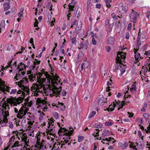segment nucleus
Masks as SVG:
<instances>
[{"mask_svg":"<svg viewBox=\"0 0 150 150\" xmlns=\"http://www.w3.org/2000/svg\"><path fill=\"white\" fill-rule=\"evenodd\" d=\"M135 58L136 62H139L141 59L143 58V57H142L140 53H138L135 54Z\"/></svg>","mask_w":150,"mask_h":150,"instance_id":"30","label":"nucleus"},{"mask_svg":"<svg viewBox=\"0 0 150 150\" xmlns=\"http://www.w3.org/2000/svg\"><path fill=\"white\" fill-rule=\"evenodd\" d=\"M125 55L122 52H118L117 54V57L116 58V62L117 63H120V66L122 68L124 67V65L122 63L125 59Z\"/></svg>","mask_w":150,"mask_h":150,"instance_id":"5","label":"nucleus"},{"mask_svg":"<svg viewBox=\"0 0 150 150\" xmlns=\"http://www.w3.org/2000/svg\"><path fill=\"white\" fill-rule=\"evenodd\" d=\"M116 104L113 102V104L110 105L108 108H107V110L109 112L112 111L114 110V108L116 106Z\"/></svg>","mask_w":150,"mask_h":150,"instance_id":"23","label":"nucleus"},{"mask_svg":"<svg viewBox=\"0 0 150 150\" xmlns=\"http://www.w3.org/2000/svg\"><path fill=\"white\" fill-rule=\"evenodd\" d=\"M129 32H127L126 33L125 35V38L127 40L129 39Z\"/></svg>","mask_w":150,"mask_h":150,"instance_id":"57","label":"nucleus"},{"mask_svg":"<svg viewBox=\"0 0 150 150\" xmlns=\"http://www.w3.org/2000/svg\"><path fill=\"white\" fill-rule=\"evenodd\" d=\"M124 67L120 69V71H121L120 75H122L125 71V70L124 69Z\"/></svg>","mask_w":150,"mask_h":150,"instance_id":"49","label":"nucleus"},{"mask_svg":"<svg viewBox=\"0 0 150 150\" xmlns=\"http://www.w3.org/2000/svg\"><path fill=\"white\" fill-rule=\"evenodd\" d=\"M136 82H134L132 86V87L130 89V91L133 92L136 91L137 89V86L136 84Z\"/></svg>","mask_w":150,"mask_h":150,"instance_id":"35","label":"nucleus"},{"mask_svg":"<svg viewBox=\"0 0 150 150\" xmlns=\"http://www.w3.org/2000/svg\"><path fill=\"white\" fill-rule=\"evenodd\" d=\"M48 120L49 121H48V130L49 131L48 133L50 134H53L52 132H53V129L52 128H53L54 127V124L55 122V120H54L52 118L50 119V120Z\"/></svg>","mask_w":150,"mask_h":150,"instance_id":"12","label":"nucleus"},{"mask_svg":"<svg viewBox=\"0 0 150 150\" xmlns=\"http://www.w3.org/2000/svg\"><path fill=\"white\" fill-rule=\"evenodd\" d=\"M17 90L16 89H12L10 92V94H12L17 93Z\"/></svg>","mask_w":150,"mask_h":150,"instance_id":"43","label":"nucleus"},{"mask_svg":"<svg viewBox=\"0 0 150 150\" xmlns=\"http://www.w3.org/2000/svg\"><path fill=\"white\" fill-rule=\"evenodd\" d=\"M84 137L83 136H79L78 139V142H80L84 139Z\"/></svg>","mask_w":150,"mask_h":150,"instance_id":"41","label":"nucleus"},{"mask_svg":"<svg viewBox=\"0 0 150 150\" xmlns=\"http://www.w3.org/2000/svg\"><path fill=\"white\" fill-rule=\"evenodd\" d=\"M36 102L37 105L40 106H42L47 104V101L40 98H38Z\"/></svg>","mask_w":150,"mask_h":150,"instance_id":"17","label":"nucleus"},{"mask_svg":"<svg viewBox=\"0 0 150 150\" xmlns=\"http://www.w3.org/2000/svg\"><path fill=\"white\" fill-rule=\"evenodd\" d=\"M29 79L31 81H33V79L34 78V75L33 74H30L28 76Z\"/></svg>","mask_w":150,"mask_h":150,"instance_id":"47","label":"nucleus"},{"mask_svg":"<svg viewBox=\"0 0 150 150\" xmlns=\"http://www.w3.org/2000/svg\"><path fill=\"white\" fill-rule=\"evenodd\" d=\"M54 117L56 119H58L59 115L58 113L56 112H55L54 113Z\"/></svg>","mask_w":150,"mask_h":150,"instance_id":"45","label":"nucleus"},{"mask_svg":"<svg viewBox=\"0 0 150 150\" xmlns=\"http://www.w3.org/2000/svg\"><path fill=\"white\" fill-rule=\"evenodd\" d=\"M104 97L103 96L98 98V104L100 105H103L105 103H107L105 101Z\"/></svg>","mask_w":150,"mask_h":150,"instance_id":"21","label":"nucleus"},{"mask_svg":"<svg viewBox=\"0 0 150 150\" xmlns=\"http://www.w3.org/2000/svg\"><path fill=\"white\" fill-rule=\"evenodd\" d=\"M132 27V24L129 23L128 24L127 27V30L128 31H130L131 30V28Z\"/></svg>","mask_w":150,"mask_h":150,"instance_id":"55","label":"nucleus"},{"mask_svg":"<svg viewBox=\"0 0 150 150\" xmlns=\"http://www.w3.org/2000/svg\"><path fill=\"white\" fill-rule=\"evenodd\" d=\"M106 3V5L108 8H110L111 6L110 3L111 2V0H104Z\"/></svg>","mask_w":150,"mask_h":150,"instance_id":"38","label":"nucleus"},{"mask_svg":"<svg viewBox=\"0 0 150 150\" xmlns=\"http://www.w3.org/2000/svg\"><path fill=\"white\" fill-rule=\"evenodd\" d=\"M59 106H56L62 111L64 110L65 109V106L64 105V104L62 103H59Z\"/></svg>","mask_w":150,"mask_h":150,"instance_id":"26","label":"nucleus"},{"mask_svg":"<svg viewBox=\"0 0 150 150\" xmlns=\"http://www.w3.org/2000/svg\"><path fill=\"white\" fill-rule=\"evenodd\" d=\"M129 16L131 21L134 23H135L137 21V18L139 16V14L137 12L132 10L129 13Z\"/></svg>","mask_w":150,"mask_h":150,"instance_id":"9","label":"nucleus"},{"mask_svg":"<svg viewBox=\"0 0 150 150\" xmlns=\"http://www.w3.org/2000/svg\"><path fill=\"white\" fill-rule=\"evenodd\" d=\"M116 66L115 68V70H117V69H119V68L120 67V68H123V67L122 68H121L120 65V63H117V62H116Z\"/></svg>","mask_w":150,"mask_h":150,"instance_id":"50","label":"nucleus"},{"mask_svg":"<svg viewBox=\"0 0 150 150\" xmlns=\"http://www.w3.org/2000/svg\"><path fill=\"white\" fill-rule=\"evenodd\" d=\"M28 82V79L27 77H25L22 79V80H20V81L16 82V83L18 85L19 87L21 88H24L26 86L27 83Z\"/></svg>","mask_w":150,"mask_h":150,"instance_id":"10","label":"nucleus"},{"mask_svg":"<svg viewBox=\"0 0 150 150\" xmlns=\"http://www.w3.org/2000/svg\"><path fill=\"white\" fill-rule=\"evenodd\" d=\"M76 22L77 20L76 19L74 20L71 23V28L72 27L73 25H75L76 24Z\"/></svg>","mask_w":150,"mask_h":150,"instance_id":"56","label":"nucleus"},{"mask_svg":"<svg viewBox=\"0 0 150 150\" xmlns=\"http://www.w3.org/2000/svg\"><path fill=\"white\" fill-rule=\"evenodd\" d=\"M28 67L27 66H25L24 64L21 63L17 67V69L19 71H22V70H24L26 67Z\"/></svg>","mask_w":150,"mask_h":150,"instance_id":"18","label":"nucleus"},{"mask_svg":"<svg viewBox=\"0 0 150 150\" xmlns=\"http://www.w3.org/2000/svg\"><path fill=\"white\" fill-rule=\"evenodd\" d=\"M128 143L127 142H125L124 144L121 142L119 143V145L120 146L121 148L122 149H125L128 146Z\"/></svg>","mask_w":150,"mask_h":150,"instance_id":"25","label":"nucleus"},{"mask_svg":"<svg viewBox=\"0 0 150 150\" xmlns=\"http://www.w3.org/2000/svg\"><path fill=\"white\" fill-rule=\"evenodd\" d=\"M20 146H22V145L20 144L19 142L16 141L15 142L13 145L12 146L11 148H18Z\"/></svg>","mask_w":150,"mask_h":150,"instance_id":"31","label":"nucleus"},{"mask_svg":"<svg viewBox=\"0 0 150 150\" xmlns=\"http://www.w3.org/2000/svg\"><path fill=\"white\" fill-rule=\"evenodd\" d=\"M115 38L114 37L110 36L107 40V43L109 45H113L114 43Z\"/></svg>","mask_w":150,"mask_h":150,"instance_id":"19","label":"nucleus"},{"mask_svg":"<svg viewBox=\"0 0 150 150\" xmlns=\"http://www.w3.org/2000/svg\"><path fill=\"white\" fill-rule=\"evenodd\" d=\"M18 73L16 74L14 77V79H16L17 81L19 79L22 78L25 74V71H18Z\"/></svg>","mask_w":150,"mask_h":150,"instance_id":"16","label":"nucleus"},{"mask_svg":"<svg viewBox=\"0 0 150 150\" xmlns=\"http://www.w3.org/2000/svg\"><path fill=\"white\" fill-rule=\"evenodd\" d=\"M6 109L4 107L0 108V124L2 126L6 125V123L8 121L7 116L9 115L8 110L10 108L9 105L6 103Z\"/></svg>","mask_w":150,"mask_h":150,"instance_id":"3","label":"nucleus"},{"mask_svg":"<svg viewBox=\"0 0 150 150\" xmlns=\"http://www.w3.org/2000/svg\"><path fill=\"white\" fill-rule=\"evenodd\" d=\"M96 114V112L95 111H92L88 115V118L90 119L93 117Z\"/></svg>","mask_w":150,"mask_h":150,"instance_id":"36","label":"nucleus"},{"mask_svg":"<svg viewBox=\"0 0 150 150\" xmlns=\"http://www.w3.org/2000/svg\"><path fill=\"white\" fill-rule=\"evenodd\" d=\"M137 47H138L137 48H134V54H135L138 53H137V52L139 50V46H137Z\"/></svg>","mask_w":150,"mask_h":150,"instance_id":"54","label":"nucleus"},{"mask_svg":"<svg viewBox=\"0 0 150 150\" xmlns=\"http://www.w3.org/2000/svg\"><path fill=\"white\" fill-rule=\"evenodd\" d=\"M10 5L9 3H5L4 4V8L5 11H7L10 8Z\"/></svg>","mask_w":150,"mask_h":150,"instance_id":"28","label":"nucleus"},{"mask_svg":"<svg viewBox=\"0 0 150 150\" xmlns=\"http://www.w3.org/2000/svg\"><path fill=\"white\" fill-rule=\"evenodd\" d=\"M144 65L146 69V71L148 70V71H150V63H149V61L148 60L144 62ZM146 72L147 71H144V74H145Z\"/></svg>","mask_w":150,"mask_h":150,"instance_id":"20","label":"nucleus"},{"mask_svg":"<svg viewBox=\"0 0 150 150\" xmlns=\"http://www.w3.org/2000/svg\"><path fill=\"white\" fill-rule=\"evenodd\" d=\"M21 88L23 91V93H24L25 94H27L29 93V89L26 86H25L24 88Z\"/></svg>","mask_w":150,"mask_h":150,"instance_id":"32","label":"nucleus"},{"mask_svg":"<svg viewBox=\"0 0 150 150\" xmlns=\"http://www.w3.org/2000/svg\"><path fill=\"white\" fill-rule=\"evenodd\" d=\"M13 135H12L8 143L14 142L16 139H18L20 140L21 139V141L25 143V144H28L29 140H27V137L26 133H24L23 131L21 132V131H13L12 132Z\"/></svg>","mask_w":150,"mask_h":150,"instance_id":"4","label":"nucleus"},{"mask_svg":"<svg viewBox=\"0 0 150 150\" xmlns=\"http://www.w3.org/2000/svg\"><path fill=\"white\" fill-rule=\"evenodd\" d=\"M106 49L107 52H109L111 50V48L109 46H107L106 47Z\"/></svg>","mask_w":150,"mask_h":150,"instance_id":"61","label":"nucleus"},{"mask_svg":"<svg viewBox=\"0 0 150 150\" xmlns=\"http://www.w3.org/2000/svg\"><path fill=\"white\" fill-rule=\"evenodd\" d=\"M127 113L128 115H129L128 116V117H132L134 115V114L133 113H131L129 112H127Z\"/></svg>","mask_w":150,"mask_h":150,"instance_id":"59","label":"nucleus"},{"mask_svg":"<svg viewBox=\"0 0 150 150\" xmlns=\"http://www.w3.org/2000/svg\"><path fill=\"white\" fill-rule=\"evenodd\" d=\"M13 98H7V102L6 103L7 104L9 103L11 105V106L13 105V106H17L18 104H19L21 103L23 101V100L21 98H18L16 100V101H14Z\"/></svg>","mask_w":150,"mask_h":150,"instance_id":"8","label":"nucleus"},{"mask_svg":"<svg viewBox=\"0 0 150 150\" xmlns=\"http://www.w3.org/2000/svg\"><path fill=\"white\" fill-rule=\"evenodd\" d=\"M28 144H29V142H28V144L27 145V146L25 144V145H24V147L23 148H25L26 149V150H33V149H29V148L28 149V148H27V147H27L28 146Z\"/></svg>","mask_w":150,"mask_h":150,"instance_id":"63","label":"nucleus"},{"mask_svg":"<svg viewBox=\"0 0 150 150\" xmlns=\"http://www.w3.org/2000/svg\"><path fill=\"white\" fill-rule=\"evenodd\" d=\"M35 22L34 23V27H38V20L37 19L35 18Z\"/></svg>","mask_w":150,"mask_h":150,"instance_id":"48","label":"nucleus"},{"mask_svg":"<svg viewBox=\"0 0 150 150\" xmlns=\"http://www.w3.org/2000/svg\"><path fill=\"white\" fill-rule=\"evenodd\" d=\"M84 55V54L83 52L80 51L77 55V58L78 60H81Z\"/></svg>","mask_w":150,"mask_h":150,"instance_id":"29","label":"nucleus"},{"mask_svg":"<svg viewBox=\"0 0 150 150\" xmlns=\"http://www.w3.org/2000/svg\"><path fill=\"white\" fill-rule=\"evenodd\" d=\"M69 130L65 128H61L58 131V133L59 135H63L64 137L60 141L55 143L53 145V147L57 148H62L63 146H65L67 144L68 145H70V142H69L71 139L70 136L72 134L74 129L72 127L70 126L69 127Z\"/></svg>","mask_w":150,"mask_h":150,"instance_id":"2","label":"nucleus"},{"mask_svg":"<svg viewBox=\"0 0 150 150\" xmlns=\"http://www.w3.org/2000/svg\"><path fill=\"white\" fill-rule=\"evenodd\" d=\"M9 150H23V149L22 148H11V149H9Z\"/></svg>","mask_w":150,"mask_h":150,"instance_id":"51","label":"nucleus"},{"mask_svg":"<svg viewBox=\"0 0 150 150\" xmlns=\"http://www.w3.org/2000/svg\"><path fill=\"white\" fill-rule=\"evenodd\" d=\"M96 131L94 132L93 133V136L94 137H96L97 136H99V132L100 131V130L99 129H96Z\"/></svg>","mask_w":150,"mask_h":150,"instance_id":"37","label":"nucleus"},{"mask_svg":"<svg viewBox=\"0 0 150 150\" xmlns=\"http://www.w3.org/2000/svg\"><path fill=\"white\" fill-rule=\"evenodd\" d=\"M71 42L72 44L76 45V38H73L71 39Z\"/></svg>","mask_w":150,"mask_h":150,"instance_id":"42","label":"nucleus"},{"mask_svg":"<svg viewBox=\"0 0 150 150\" xmlns=\"http://www.w3.org/2000/svg\"><path fill=\"white\" fill-rule=\"evenodd\" d=\"M102 140L105 142V141H106L107 142H104L103 141H102V142L103 144H108V145H109V143L110 142V141L112 140H113L112 143H114L116 142L115 140L114 139V138L111 137H110L108 138H105V137H103L102 139Z\"/></svg>","mask_w":150,"mask_h":150,"instance_id":"15","label":"nucleus"},{"mask_svg":"<svg viewBox=\"0 0 150 150\" xmlns=\"http://www.w3.org/2000/svg\"><path fill=\"white\" fill-rule=\"evenodd\" d=\"M126 104H127V103H126L125 101H122L120 104V105H119V107L118 108V110H119L120 108H122L123 105H125Z\"/></svg>","mask_w":150,"mask_h":150,"instance_id":"39","label":"nucleus"},{"mask_svg":"<svg viewBox=\"0 0 150 150\" xmlns=\"http://www.w3.org/2000/svg\"><path fill=\"white\" fill-rule=\"evenodd\" d=\"M61 94H62V96H65L66 94V91L64 90H63Z\"/></svg>","mask_w":150,"mask_h":150,"instance_id":"62","label":"nucleus"},{"mask_svg":"<svg viewBox=\"0 0 150 150\" xmlns=\"http://www.w3.org/2000/svg\"><path fill=\"white\" fill-rule=\"evenodd\" d=\"M92 42L93 44V45H95L96 44L97 41L94 38H93L92 39Z\"/></svg>","mask_w":150,"mask_h":150,"instance_id":"58","label":"nucleus"},{"mask_svg":"<svg viewBox=\"0 0 150 150\" xmlns=\"http://www.w3.org/2000/svg\"><path fill=\"white\" fill-rule=\"evenodd\" d=\"M5 99L4 98H0V106H1V108L3 107H4L6 109V102L4 100Z\"/></svg>","mask_w":150,"mask_h":150,"instance_id":"22","label":"nucleus"},{"mask_svg":"<svg viewBox=\"0 0 150 150\" xmlns=\"http://www.w3.org/2000/svg\"><path fill=\"white\" fill-rule=\"evenodd\" d=\"M50 75L47 72L44 73L47 79L46 84L45 83L46 79L45 78H41L37 76V83H33L31 87V90L34 92V95L37 96L38 93H42L45 92L46 89L51 91L52 93L50 94V97L55 96L57 97L60 95V91L59 90L58 87L62 85L60 83V79L59 77L55 73L54 74L53 72L54 69L52 68H50Z\"/></svg>","mask_w":150,"mask_h":150,"instance_id":"1","label":"nucleus"},{"mask_svg":"<svg viewBox=\"0 0 150 150\" xmlns=\"http://www.w3.org/2000/svg\"><path fill=\"white\" fill-rule=\"evenodd\" d=\"M143 115L144 117L147 120H148V119L149 118V115L147 113H144L143 114Z\"/></svg>","mask_w":150,"mask_h":150,"instance_id":"53","label":"nucleus"},{"mask_svg":"<svg viewBox=\"0 0 150 150\" xmlns=\"http://www.w3.org/2000/svg\"><path fill=\"white\" fill-rule=\"evenodd\" d=\"M147 129H145V131L146 133L148 134L150 133V123H149V125L147 127Z\"/></svg>","mask_w":150,"mask_h":150,"instance_id":"40","label":"nucleus"},{"mask_svg":"<svg viewBox=\"0 0 150 150\" xmlns=\"http://www.w3.org/2000/svg\"><path fill=\"white\" fill-rule=\"evenodd\" d=\"M137 121L138 122H140L141 123H142L143 122V120L142 118L139 117L138 119L137 120Z\"/></svg>","mask_w":150,"mask_h":150,"instance_id":"64","label":"nucleus"},{"mask_svg":"<svg viewBox=\"0 0 150 150\" xmlns=\"http://www.w3.org/2000/svg\"><path fill=\"white\" fill-rule=\"evenodd\" d=\"M81 39L83 40V41L80 43L79 47H78V49L80 50L83 48V50H86L87 49L89 44L88 40H86L84 42L83 39L82 38H81Z\"/></svg>","mask_w":150,"mask_h":150,"instance_id":"13","label":"nucleus"},{"mask_svg":"<svg viewBox=\"0 0 150 150\" xmlns=\"http://www.w3.org/2000/svg\"><path fill=\"white\" fill-rule=\"evenodd\" d=\"M145 52L144 53V54L146 56L150 55V50L148 51H145Z\"/></svg>","mask_w":150,"mask_h":150,"instance_id":"60","label":"nucleus"},{"mask_svg":"<svg viewBox=\"0 0 150 150\" xmlns=\"http://www.w3.org/2000/svg\"><path fill=\"white\" fill-rule=\"evenodd\" d=\"M118 9L120 12L124 14L127 12V8L125 6H123V3L120 2L119 5Z\"/></svg>","mask_w":150,"mask_h":150,"instance_id":"14","label":"nucleus"},{"mask_svg":"<svg viewBox=\"0 0 150 150\" xmlns=\"http://www.w3.org/2000/svg\"><path fill=\"white\" fill-rule=\"evenodd\" d=\"M35 60L36 61H34L33 62V65L32 66L33 67V70L35 69L36 68V65L37 64H40V60H38L36 59H35Z\"/></svg>","mask_w":150,"mask_h":150,"instance_id":"34","label":"nucleus"},{"mask_svg":"<svg viewBox=\"0 0 150 150\" xmlns=\"http://www.w3.org/2000/svg\"><path fill=\"white\" fill-rule=\"evenodd\" d=\"M111 17L112 18L114 19L118 20L119 18L120 19L121 18V17H122V15H120V16L117 13V12H116L115 13H113L112 14Z\"/></svg>","mask_w":150,"mask_h":150,"instance_id":"24","label":"nucleus"},{"mask_svg":"<svg viewBox=\"0 0 150 150\" xmlns=\"http://www.w3.org/2000/svg\"><path fill=\"white\" fill-rule=\"evenodd\" d=\"M135 143L134 142H132L131 144H130L129 146L130 148H132L134 147H136V146L135 145Z\"/></svg>","mask_w":150,"mask_h":150,"instance_id":"44","label":"nucleus"},{"mask_svg":"<svg viewBox=\"0 0 150 150\" xmlns=\"http://www.w3.org/2000/svg\"><path fill=\"white\" fill-rule=\"evenodd\" d=\"M26 108L23 106H22L19 110L18 112L16 115L17 117L19 119H22L26 114L27 111L24 109Z\"/></svg>","mask_w":150,"mask_h":150,"instance_id":"11","label":"nucleus"},{"mask_svg":"<svg viewBox=\"0 0 150 150\" xmlns=\"http://www.w3.org/2000/svg\"><path fill=\"white\" fill-rule=\"evenodd\" d=\"M21 50L20 51H19L18 52H17L16 53V54H21L23 52V51L24 50H25V48H24L23 47H22V46H21Z\"/></svg>","mask_w":150,"mask_h":150,"instance_id":"46","label":"nucleus"},{"mask_svg":"<svg viewBox=\"0 0 150 150\" xmlns=\"http://www.w3.org/2000/svg\"><path fill=\"white\" fill-rule=\"evenodd\" d=\"M45 142V141L44 139H42L41 141H40V136L38 135L37 136V142L36 144L35 145V147L37 149H38L40 150L41 149H43Z\"/></svg>","mask_w":150,"mask_h":150,"instance_id":"7","label":"nucleus"},{"mask_svg":"<svg viewBox=\"0 0 150 150\" xmlns=\"http://www.w3.org/2000/svg\"><path fill=\"white\" fill-rule=\"evenodd\" d=\"M11 88L8 86L5 85V82L0 79V94L1 93V92L6 94V92L9 93Z\"/></svg>","mask_w":150,"mask_h":150,"instance_id":"6","label":"nucleus"},{"mask_svg":"<svg viewBox=\"0 0 150 150\" xmlns=\"http://www.w3.org/2000/svg\"><path fill=\"white\" fill-rule=\"evenodd\" d=\"M102 137H105V136H108L110 135V132L108 130L106 129H104L103 131L102 134Z\"/></svg>","mask_w":150,"mask_h":150,"instance_id":"33","label":"nucleus"},{"mask_svg":"<svg viewBox=\"0 0 150 150\" xmlns=\"http://www.w3.org/2000/svg\"><path fill=\"white\" fill-rule=\"evenodd\" d=\"M112 124V123L111 122H106L105 123V125L106 126H110Z\"/></svg>","mask_w":150,"mask_h":150,"instance_id":"52","label":"nucleus"},{"mask_svg":"<svg viewBox=\"0 0 150 150\" xmlns=\"http://www.w3.org/2000/svg\"><path fill=\"white\" fill-rule=\"evenodd\" d=\"M75 5V3L73 4V5L71 4H69L68 5V9L69 10L68 11V12H71L74 11V9Z\"/></svg>","mask_w":150,"mask_h":150,"instance_id":"27","label":"nucleus"}]
</instances>
